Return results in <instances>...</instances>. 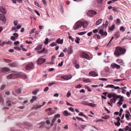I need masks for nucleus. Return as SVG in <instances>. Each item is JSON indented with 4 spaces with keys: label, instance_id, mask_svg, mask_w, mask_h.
Here are the masks:
<instances>
[{
    "label": "nucleus",
    "instance_id": "2eb2a0df",
    "mask_svg": "<svg viewBox=\"0 0 131 131\" xmlns=\"http://www.w3.org/2000/svg\"><path fill=\"white\" fill-rule=\"evenodd\" d=\"M81 26H82L84 28H85L87 27L88 25V23L86 21L81 22Z\"/></svg>",
    "mask_w": 131,
    "mask_h": 131
},
{
    "label": "nucleus",
    "instance_id": "bb28decb",
    "mask_svg": "<svg viewBox=\"0 0 131 131\" xmlns=\"http://www.w3.org/2000/svg\"><path fill=\"white\" fill-rule=\"evenodd\" d=\"M83 82L86 83L89 82L91 81V80L90 79H84L83 80Z\"/></svg>",
    "mask_w": 131,
    "mask_h": 131
},
{
    "label": "nucleus",
    "instance_id": "a19ab883",
    "mask_svg": "<svg viewBox=\"0 0 131 131\" xmlns=\"http://www.w3.org/2000/svg\"><path fill=\"white\" fill-rule=\"evenodd\" d=\"M14 49L19 51H20L21 50V49L18 47H14Z\"/></svg>",
    "mask_w": 131,
    "mask_h": 131
},
{
    "label": "nucleus",
    "instance_id": "aec40b11",
    "mask_svg": "<svg viewBox=\"0 0 131 131\" xmlns=\"http://www.w3.org/2000/svg\"><path fill=\"white\" fill-rule=\"evenodd\" d=\"M0 11L3 14H6V10L3 8L2 7H0Z\"/></svg>",
    "mask_w": 131,
    "mask_h": 131
},
{
    "label": "nucleus",
    "instance_id": "39448f33",
    "mask_svg": "<svg viewBox=\"0 0 131 131\" xmlns=\"http://www.w3.org/2000/svg\"><path fill=\"white\" fill-rule=\"evenodd\" d=\"M46 61V59L41 58H39L37 61V64L38 65H40L44 63Z\"/></svg>",
    "mask_w": 131,
    "mask_h": 131
},
{
    "label": "nucleus",
    "instance_id": "393cba45",
    "mask_svg": "<svg viewBox=\"0 0 131 131\" xmlns=\"http://www.w3.org/2000/svg\"><path fill=\"white\" fill-rule=\"evenodd\" d=\"M88 106H92L93 107H96V104H92V103H90L89 102Z\"/></svg>",
    "mask_w": 131,
    "mask_h": 131
},
{
    "label": "nucleus",
    "instance_id": "e433bc0d",
    "mask_svg": "<svg viewBox=\"0 0 131 131\" xmlns=\"http://www.w3.org/2000/svg\"><path fill=\"white\" fill-rule=\"evenodd\" d=\"M89 102L87 101H83V102L82 104L86 105L88 106Z\"/></svg>",
    "mask_w": 131,
    "mask_h": 131
},
{
    "label": "nucleus",
    "instance_id": "680f3d73",
    "mask_svg": "<svg viewBox=\"0 0 131 131\" xmlns=\"http://www.w3.org/2000/svg\"><path fill=\"white\" fill-rule=\"evenodd\" d=\"M92 32L91 31L88 33L87 34V35L88 36H90L92 35Z\"/></svg>",
    "mask_w": 131,
    "mask_h": 131
},
{
    "label": "nucleus",
    "instance_id": "423d86ee",
    "mask_svg": "<svg viewBox=\"0 0 131 131\" xmlns=\"http://www.w3.org/2000/svg\"><path fill=\"white\" fill-rule=\"evenodd\" d=\"M80 56L83 58H85L87 59L90 60V57L86 53L82 52H81L80 54Z\"/></svg>",
    "mask_w": 131,
    "mask_h": 131
},
{
    "label": "nucleus",
    "instance_id": "4be33fe9",
    "mask_svg": "<svg viewBox=\"0 0 131 131\" xmlns=\"http://www.w3.org/2000/svg\"><path fill=\"white\" fill-rule=\"evenodd\" d=\"M115 38H118L120 36V32L119 31H117L115 34Z\"/></svg>",
    "mask_w": 131,
    "mask_h": 131
},
{
    "label": "nucleus",
    "instance_id": "7c9ffc66",
    "mask_svg": "<svg viewBox=\"0 0 131 131\" xmlns=\"http://www.w3.org/2000/svg\"><path fill=\"white\" fill-rule=\"evenodd\" d=\"M39 91V90H36L33 91L32 93L33 94L36 95L37 94V93Z\"/></svg>",
    "mask_w": 131,
    "mask_h": 131
},
{
    "label": "nucleus",
    "instance_id": "c03bdc74",
    "mask_svg": "<svg viewBox=\"0 0 131 131\" xmlns=\"http://www.w3.org/2000/svg\"><path fill=\"white\" fill-rule=\"evenodd\" d=\"M6 85L5 84H3L1 86V89L2 90L4 88Z\"/></svg>",
    "mask_w": 131,
    "mask_h": 131
},
{
    "label": "nucleus",
    "instance_id": "3c124183",
    "mask_svg": "<svg viewBox=\"0 0 131 131\" xmlns=\"http://www.w3.org/2000/svg\"><path fill=\"white\" fill-rule=\"evenodd\" d=\"M71 95V94L70 92L68 91L67 94V97H68L70 96Z\"/></svg>",
    "mask_w": 131,
    "mask_h": 131
},
{
    "label": "nucleus",
    "instance_id": "774afa93",
    "mask_svg": "<svg viewBox=\"0 0 131 131\" xmlns=\"http://www.w3.org/2000/svg\"><path fill=\"white\" fill-rule=\"evenodd\" d=\"M32 99L35 101L37 99V97L35 96H32Z\"/></svg>",
    "mask_w": 131,
    "mask_h": 131
},
{
    "label": "nucleus",
    "instance_id": "6e6d98bb",
    "mask_svg": "<svg viewBox=\"0 0 131 131\" xmlns=\"http://www.w3.org/2000/svg\"><path fill=\"white\" fill-rule=\"evenodd\" d=\"M97 1L98 4H101L102 3V0H97Z\"/></svg>",
    "mask_w": 131,
    "mask_h": 131
},
{
    "label": "nucleus",
    "instance_id": "8fccbe9b",
    "mask_svg": "<svg viewBox=\"0 0 131 131\" xmlns=\"http://www.w3.org/2000/svg\"><path fill=\"white\" fill-rule=\"evenodd\" d=\"M63 61H61L60 63H59L58 65V66L60 67L62 66L63 65Z\"/></svg>",
    "mask_w": 131,
    "mask_h": 131
},
{
    "label": "nucleus",
    "instance_id": "0eeeda50",
    "mask_svg": "<svg viewBox=\"0 0 131 131\" xmlns=\"http://www.w3.org/2000/svg\"><path fill=\"white\" fill-rule=\"evenodd\" d=\"M97 13L95 11L91 10L89 11L87 13V15L89 16H93L96 14Z\"/></svg>",
    "mask_w": 131,
    "mask_h": 131
},
{
    "label": "nucleus",
    "instance_id": "4468645a",
    "mask_svg": "<svg viewBox=\"0 0 131 131\" xmlns=\"http://www.w3.org/2000/svg\"><path fill=\"white\" fill-rule=\"evenodd\" d=\"M2 71L3 72H8L10 71V69L7 67H4L2 69Z\"/></svg>",
    "mask_w": 131,
    "mask_h": 131
},
{
    "label": "nucleus",
    "instance_id": "7ed1b4c3",
    "mask_svg": "<svg viewBox=\"0 0 131 131\" xmlns=\"http://www.w3.org/2000/svg\"><path fill=\"white\" fill-rule=\"evenodd\" d=\"M81 21H77L74 24L73 28L74 30H76L77 29H79L81 27Z\"/></svg>",
    "mask_w": 131,
    "mask_h": 131
},
{
    "label": "nucleus",
    "instance_id": "ddd939ff",
    "mask_svg": "<svg viewBox=\"0 0 131 131\" xmlns=\"http://www.w3.org/2000/svg\"><path fill=\"white\" fill-rule=\"evenodd\" d=\"M0 20L4 22L6 20L5 16L4 15L0 14Z\"/></svg>",
    "mask_w": 131,
    "mask_h": 131
},
{
    "label": "nucleus",
    "instance_id": "f03ea898",
    "mask_svg": "<svg viewBox=\"0 0 131 131\" xmlns=\"http://www.w3.org/2000/svg\"><path fill=\"white\" fill-rule=\"evenodd\" d=\"M126 50V49L124 48L117 47L116 48L114 54L116 56L119 57L121 55L124 54Z\"/></svg>",
    "mask_w": 131,
    "mask_h": 131
},
{
    "label": "nucleus",
    "instance_id": "4c0bfd02",
    "mask_svg": "<svg viewBox=\"0 0 131 131\" xmlns=\"http://www.w3.org/2000/svg\"><path fill=\"white\" fill-rule=\"evenodd\" d=\"M76 38L77 39L75 40V41L76 43H79V41L80 40V39L77 37H76Z\"/></svg>",
    "mask_w": 131,
    "mask_h": 131
},
{
    "label": "nucleus",
    "instance_id": "79ce46f5",
    "mask_svg": "<svg viewBox=\"0 0 131 131\" xmlns=\"http://www.w3.org/2000/svg\"><path fill=\"white\" fill-rule=\"evenodd\" d=\"M121 21L119 18H117L116 19V23L118 24H120Z\"/></svg>",
    "mask_w": 131,
    "mask_h": 131
},
{
    "label": "nucleus",
    "instance_id": "864d4df0",
    "mask_svg": "<svg viewBox=\"0 0 131 131\" xmlns=\"http://www.w3.org/2000/svg\"><path fill=\"white\" fill-rule=\"evenodd\" d=\"M16 27L17 29H19L21 27V25L20 24H18Z\"/></svg>",
    "mask_w": 131,
    "mask_h": 131
},
{
    "label": "nucleus",
    "instance_id": "338daca9",
    "mask_svg": "<svg viewBox=\"0 0 131 131\" xmlns=\"http://www.w3.org/2000/svg\"><path fill=\"white\" fill-rule=\"evenodd\" d=\"M13 35L16 36L15 37L16 38H17V37L18 36V34L17 33H14L13 34Z\"/></svg>",
    "mask_w": 131,
    "mask_h": 131
},
{
    "label": "nucleus",
    "instance_id": "f704fd0d",
    "mask_svg": "<svg viewBox=\"0 0 131 131\" xmlns=\"http://www.w3.org/2000/svg\"><path fill=\"white\" fill-rule=\"evenodd\" d=\"M114 124L115 125L117 126H119L121 124L119 122H117L116 123H114Z\"/></svg>",
    "mask_w": 131,
    "mask_h": 131
},
{
    "label": "nucleus",
    "instance_id": "5fc2aeb1",
    "mask_svg": "<svg viewBox=\"0 0 131 131\" xmlns=\"http://www.w3.org/2000/svg\"><path fill=\"white\" fill-rule=\"evenodd\" d=\"M60 117V115L59 114H58L54 116V117H56V118H59Z\"/></svg>",
    "mask_w": 131,
    "mask_h": 131
},
{
    "label": "nucleus",
    "instance_id": "412c9836",
    "mask_svg": "<svg viewBox=\"0 0 131 131\" xmlns=\"http://www.w3.org/2000/svg\"><path fill=\"white\" fill-rule=\"evenodd\" d=\"M72 77V76L70 74L67 75L66 76H65V78H65V80H67L71 79Z\"/></svg>",
    "mask_w": 131,
    "mask_h": 131
},
{
    "label": "nucleus",
    "instance_id": "5701e85b",
    "mask_svg": "<svg viewBox=\"0 0 131 131\" xmlns=\"http://www.w3.org/2000/svg\"><path fill=\"white\" fill-rule=\"evenodd\" d=\"M102 20V19H100L97 20L96 23V25H99L101 23Z\"/></svg>",
    "mask_w": 131,
    "mask_h": 131
},
{
    "label": "nucleus",
    "instance_id": "bf43d9fd",
    "mask_svg": "<svg viewBox=\"0 0 131 131\" xmlns=\"http://www.w3.org/2000/svg\"><path fill=\"white\" fill-rule=\"evenodd\" d=\"M123 79H117L116 80H114L113 81H117L119 82L121 81Z\"/></svg>",
    "mask_w": 131,
    "mask_h": 131
},
{
    "label": "nucleus",
    "instance_id": "9b49d317",
    "mask_svg": "<svg viewBox=\"0 0 131 131\" xmlns=\"http://www.w3.org/2000/svg\"><path fill=\"white\" fill-rule=\"evenodd\" d=\"M34 64L32 63H30L27 65L25 69L27 70H28L34 67Z\"/></svg>",
    "mask_w": 131,
    "mask_h": 131
},
{
    "label": "nucleus",
    "instance_id": "20e7f679",
    "mask_svg": "<svg viewBox=\"0 0 131 131\" xmlns=\"http://www.w3.org/2000/svg\"><path fill=\"white\" fill-rule=\"evenodd\" d=\"M121 96V95H117L115 93H110L107 95V97L110 98L112 97L114 99L120 98Z\"/></svg>",
    "mask_w": 131,
    "mask_h": 131
},
{
    "label": "nucleus",
    "instance_id": "c756f323",
    "mask_svg": "<svg viewBox=\"0 0 131 131\" xmlns=\"http://www.w3.org/2000/svg\"><path fill=\"white\" fill-rule=\"evenodd\" d=\"M87 32L86 31H83V32H78V35H82L83 34H86Z\"/></svg>",
    "mask_w": 131,
    "mask_h": 131
},
{
    "label": "nucleus",
    "instance_id": "4d7b16f0",
    "mask_svg": "<svg viewBox=\"0 0 131 131\" xmlns=\"http://www.w3.org/2000/svg\"><path fill=\"white\" fill-rule=\"evenodd\" d=\"M42 2L44 5H45L46 6H47V2L45 0H42Z\"/></svg>",
    "mask_w": 131,
    "mask_h": 131
},
{
    "label": "nucleus",
    "instance_id": "c85d7f7f",
    "mask_svg": "<svg viewBox=\"0 0 131 131\" xmlns=\"http://www.w3.org/2000/svg\"><path fill=\"white\" fill-rule=\"evenodd\" d=\"M115 26L114 25H113L111 27L109 28V30H113L115 29Z\"/></svg>",
    "mask_w": 131,
    "mask_h": 131
},
{
    "label": "nucleus",
    "instance_id": "6ab92c4d",
    "mask_svg": "<svg viewBox=\"0 0 131 131\" xmlns=\"http://www.w3.org/2000/svg\"><path fill=\"white\" fill-rule=\"evenodd\" d=\"M42 45H38L35 49V50L37 51L41 49L42 48Z\"/></svg>",
    "mask_w": 131,
    "mask_h": 131
},
{
    "label": "nucleus",
    "instance_id": "dca6fc26",
    "mask_svg": "<svg viewBox=\"0 0 131 131\" xmlns=\"http://www.w3.org/2000/svg\"><path fill=\"white\" fill-rule=\"evenodd\" d=\"M63 39H61L59 38L58 39V40L56 41V42L57 43L61 44L63 43Z\"/></svg>",
    "mask_w": 131,
    "mask_h": 131
},
{
    "label": "nucleus",
    "instance_id": "ea45409f",
    "mask_svg": "<svg viewBox=\"0 0 131 131\" xmlns=\"http://www.w3.org/2000/svg\"><path fill=\"white\" fill-rule=\"evenodd\" d=\"M36 30V29L35 28H34L31 29L30 32V34H32V33H33L34 32V31H35Z\"/></svg>",
    "mask_w": 131,
    "mask_h": 131
},
{
    "label": "nucleus",
    "instance_id": "69168bd1",
    "mask_svg": "<svg viewBox=\"0 0 131 131\" xmlns=\"http://www.w3.org/2000/svg\"><path fill=\"white\" fill-rule=\"evenodd\" d=\"M49 88L48 87H46L44 90V92H46L49 89Z\"/></svg>",
    "mask_w": 131,
    "mask_h": 131
},
{
    "label": "nucleus",
    "instance_id": "1a4fd4ad",
    "mask_svg": "<svg viewBox=\"0 0 131 131\" xmlns=\"http://www.w3.org/2000/svg\"><path fill=\"white\" fill-rule=\"evenodd\" d=\"M99 33L102 36H105L107 35V33L106 31H104L103 29H101L99 31Z\"/></svg>",
    "mask_w": 131,
    "mask_h": 131
},
{
    "label": "nucleus",
    "instance_id": "2f4dec72",
    "mask_svg": "<svg viewBox=\"0 0 131 131\" xmlns=\"http://www.w3.org/2000/svg\"><path fill=\"white\" fill-rule=\"evenodd\" d=\"M3 60L6 62L7 63H10L11 62V61L10 60L5 59H4Z\"/></svg>",
    "mask_w": 131,
    "mask_h": 131
},
{
    "label": "nucleus",
    "instance_id": "72a5a7b5",
    "mask_svg": "<svg viewBox=\"0 0 131 131\" xmlns=\"http://www.w3.org/2000/svg\"><path fill=\"white\" fill-rule=\"evenodd\" d=\"M125 116L127 120H129V117H131V115L130 114V115L128 114H125Z\"/></svg>",
    "mask_w": 131,
    "mask_h": 131
},
{
    "label": "nucleus",
    "instance_id": "f3484780",
    "mask_svg": "<svg viewBox=\"0 0 131 131\" xmlns=\"http://www.w3.org/2000/svg\"><path fill=\"white\" fill-rule=\"evenodd\" d=\"M68 53L70 54H71L73 52L72 47L71 46L69 47L68 48Z\"/></svg>",
    "mask_w": 131,
    "mask_h": 131
},
{
    "label": "nucleus",
    "instance_id": "c9c22d12",
    "mask_svg": "<svg viewBox=\"0 0 131 131\" xmlns=\"http://www.w3.org/2000/svg\"><path fill=\"white\" fill-rule=\"evenodd\" d=\"M48 38H46L45 39V41L44 42L45 44L46 45H47L48 43Z\"/></svg>",
    "mask_w": 131,
    "mask_h": 131
},
{
    "label": "nucleus",
    "instance_id": "a211bd4d",
    "mask_svg": "<svg viewBox=\"0 0 131 131\" xmlns=\"http://www.w3.org/2000/svg\"><path fill=\"white\" fill-rule=\"evenodd\" d=\"M116 61L121 65H122L124 64L123 60L121 59H117L116 60Z\"/></svg>",
    "mask_w": 131,
    "mask_h": 131
},
{
    "label": "nucleus",
    "instance_id": "052dcab7",
    "mask_svg": "<svg viewBox=\"0 0 131 131\" xmlns=\"http://www.w3.org/2000/svg\"><path fill=\"white\" fill-rule=\"evenodd\" d=\"M5 43V42H4L3 41L1 43H0V46H3Z\"/></svg>",
    "mask_w": 131,
    "mask_h": 131
},
{
    "label": "nucleus",
    "instance_id": "b1692460",
    "mask_svg": "<svg viewBox=\"0 0 131 131\" xmlns=\"http://www.w3.org/2000/svg\"><path fill=\"white\" fill-rule=\"evenodd\" d=\"M63 114L64 115L66 116L70 115H71L70 113H69L68 111L66 110L64 111Z\"/></svg>",
    "mask_w": 131,
    "mask_h": 131
},
{
    "label": "nucleus",
    "instance_id": "09e8293b",
    "mask_svg": "<svg viewBox=\"0 0 131 131\" xmlns=\"http://www.w3.org/2000/svg\"><path fill=\"white\" fill-rule=\"evenodd\" d=\"M82 86V85L80 84H79L76 85L75 86V88H81Z\"/></svg>",
    "mask_w": 131,
    "mask_h": 131
},
{
    "label": "nucleus",
    "instance_id": "58836bf2",
    "mask_svg": "<svg viewBox=\"0 0 131 131\" xmlns=\"http://www.w3.org/2000/svg\"><path fill=\"white\" fill-rule=\"evenodd\" d=\"M120 30L121 31L123 32H124L125 30L124 27L122 26L121 27Z\"/></svg>",
    "mask_w": 131,
    "mask_h": 131
},
{
    "label": "nucleus",
    "instance_id": "0e129e2a",
    "mask_svg": "<svg viewBox=\"0 0 131 131\" xmlns=\"http://www.w3.org/2000/svg\"><path fill=\"white\" fill-rule=\"evenodd\" d=\"M99 80H101V81H107V79L106 78H100Z\"/></svg>",
    "mask_w": 131,
    "mask_h": 131
},
{
    "label": "nucleus",
    "instance_id": "603ef678",
    "mask_svg": "<svg viewBox=\"0 0 131 131\" xmlns=\"http://www.w3.org/2000/svg\"><path fill=\"white\" fill-rule=\"evenodd\" d=\"M41 107H42V106L41 105H37V107L35 109L37 110L38 108H40Z\"/></svg>",
    "mask_w": 131,
    "mask_h": 131
},
{
    "label": "nucleus",
    "instance_id": "6e6552de",
    "mask_svg": "<svg viewBox=\"0 0 131 131\" xmlns=\"http://www.w3.org/2000/svg\"><path fill=\"white\" fill-rule=\"evenodd\" d=\"M111 67L113 69H114L116 68L119 69L121 68V66L119 65L114 63H113L111 64Z\"/></svg>",
    "mask_w": 131,
    "mask_h": 131
},
{
    "label": "nucleus",
    "instance_id": "473e14b6",
    "mask_svg": "<svg viewBox=\"0 0 131 131\" xmlns=\"http://www.w3.org/2000/svg\"><path fill=\"white\" fill-rule=\"evenodd\" d=\"M21 90L20 89H18L16 91V93H20L21 92Z\"/></svg>",
    "mask_w": 131,
    "mask_h": 131
},
{
    "label": "nucleus",
    "instance_id": "a18cd8bd",
    "mask_svg": "<svg viewBox=\"0 0 131 131\" xmlns=\"http://www.w3.org/2000/svg\"><path fill=\"white\" fill-rule=\"evenodd\" d=\"M10 39L11 40L13 41H15L16 40V38L14 36H12L10 37Z\"/></svg>",
    "mask_w": 131,
    "mask_h": 131
},
{
    "label": "nucleus",
    "instance_id": "37998d69",
    "mask_svg": "<svg viewBox=\"0 0 131 131\" xmlns=\"http://www.w3.org/2000/svg\"><path fill=\"white\" fill-rule=\"evenodd\" d=\"M116 99H111L110 100V101L112 102L113 103H115L116 101Z\"/></svg>",
    "mask_w": 131,
    "mask_h": 131
},
{
    "label": "nucleus",
    "instance_id": "f257e3e1",
    "mask_svg": "<svg viewBox=\"0 0 131 131\" xmlns=\"http://www.w3.org/2000/svg\"><path fill=\"white\" fill-rule=\"evenodd\" d=\"M22 77L25 79L27 78V76L24 74L21 73H12L7 75L6 78L7 79H14Z\"/></svg>",
    "mask_w": 131,
    "mask_h": 131
},
{
    "label": "nucleus",
    "instance_id": "49530a36",
    "mask_svg": "<svg viewBox=\"0 0 131 131\" xmlns=\"http://www.w3.org/2000/svg\"><path fill=\"white\" fill-rule=\"evenodd\" d=\"M64 56V53L62 52H61L60 55L59 56V57H63Z\"/></svg>",
    "mask_w": 131,
    "mask_h": 131
},
{
    "label": "nucleus",
    "instance_id": "9d476101",
    "mask_svg": "<svg viewBox=\"0 0 131 131\" xmlns=\"http://www.w3.org/2000/svg\"><path fill=\"white\" fill-rule=\"evenodd\" d=\"M107 88H114L115 89H121L119 86H115L113 84H109L107 85L106 86Z\"/></svg>",
    "mask_w": 131,
    "mask_h": 131
},
{
    "label": "nucleus",
    "instance_id": "f8f14e48",
    "mask_svg": "<svg viewBox=\"0 0 131 131\" xmlns=\"http://www.w3.org/2000/svg\"><path fill=\"white\" fill-rule=\"evenodd\" d=\"M89 75L90 76L93 77L97 76H98V75L97 73L94 71L90 72L89 73Z\"/></svg>",
    "mask_w": 131,
    "mask_h": 131
},
{
    "label": "nucleus",
    "instance_id": "cd10ccee",
    "mask_svg": "<svg viewBox=\"0 0 131 131\" xmlns=\"http://www.w3.org/2000/svg\"><path fill=\"white\" fill-rule=\"evenodd\" d=\"M4 103V100L2 97L0 96V103L2 104H3Z\"/></svg>",
    "mask_w": 131,
    "mask_h": 131
},
{
    "label": "nucleus",
    "instance_id": "13d9d810",
    "mask_svg": "<svg viewBox=\"0 0 131 131\" xmlns=\"http://www.w3.org/2000/svg\"><path fill=\"white\" fill-rule=\"evenodd\" d=\"M55 83V82L50 83L48 84V86H50L52 85L53 84H54Z\"/></svg>",
    "mask_w": 131,
    "mask_h": 131
},
{
    "label": "nucleus",
    "instance_id": "a878e982",
    "mask_svg": "<svg viewBox=\"0 0 131 131\" xmlns=\"http://www.w3.org/2000/svg\"><path fill=\"white\" fill-rule=\"evenodd\" d=\"M6 103L7 105L9 106H10L11 105V102L9 100H6Z\"/></svg>",
    "mask_w": 131,
    "mask_h": 131
},
{
    "label": "nucleus",
    "instance_id": "e2e57ef3",
    "mask_svg": "<svg viewBox=\"0 0 131 131\" xmlns=\"http://www.w3.org/2000/svg\"><path fill=\"white\" fill-rule=\"evenodd\" d=\"M69 38L72 41H73L74 40V38L72 37L71 36H69Z\"/></svg>",
    "mask_w": 131,
    "mask_h": 131
},
{
    "label": "nucleus",
    "instance_id": "de8ad7c7",
    "mask_svg": "<svg viewBox=\"0 0 131 131\" xmlns=\"http://www.w3.org/2000/svg\"><path fill=\"white\" fill-rule=\"evenodd\" d=\"M56 42H53L52 43H51L50 45L52 47H53L54 46H56Z\"/></svg>",
    "mask_w": 131,
    "mask_h": 131
}]
</instances>
